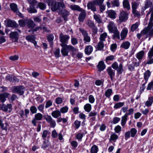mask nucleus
Returning a JSON list of instances; mask_svg holds the SVG:
<instances>
[{
	"instance_id": "obj_48",
	"label": "nucleus",
	"mask_w": 153,
	"mask_h": 153,
	"mask_svg": "<svg viewBox=\"0 0 153 153\" xmlns=\"http://www.w3.org/2000/svg\"><path fill=\"white\" fill-rule=\"evenodd\" d=\"M71 44L72 45L74 46L75 45L78 43V39L76 38H75L73 36H71Z\"/></svg>"
},
{
	"instance_id": "obj_2",
	"label": "nucleus",
	"mask_w": 153,
	"mask_h": 153,
	"mask_svg": "<svg viewBox=\"0 0 153 153\" xmlns=\"http://www.w3.org/2000/svg\"><path fill=\"white\" fill-rule=\"evenodd\" d=\"M46 2L49 6H51V10L53 12L65 8L63 2H57L56 0H46Z\"/></svg>"
},
{
	"instance_id": "obj_44",
	"label": "nucleus",
	"mask_w": 153,
	"mask_h": 153,
	"mask_svg": "<svg viewBox=\"0 0 153 153\" xmlns=\"http://www.w3.org/2000/svg\"><path fill=\"white\" fill-rule=\"evenodd\" d=\"M27 2L30 4V7H35L36 5L37 2L35 0H27Z\"/></svg>"
},
{
	"instance_id": "obj_13",
	"label": "nucleus",
	"mask_w": 153,
	"mask_h": 153,
	"mask_svg": "<svg viewBox=\"0 0 153 153\" xmlns=\"http://www.w3.org/2000/svg\"><path fill=\"white\" fill-rule=\"evenodd\" d=\"M12 105L11 104H8L6 105L3 104L0 107L1 110L4 111H8L9 112H11L12 110Z\"/></svg>"
},
{
	"instance_id": "obj_28",
	"label": "nucleus",
	"mask_w": 153,
	"mask_h": 153,
	"mask_svg": "<svg viewBox=\"0 0 153 153\" xmlns=\"http://www.w3.org/2000/svg\"><path fill=\"white\" fill-rule=\"evenodd\" d=\"M130 45V42L128 41H126L122 44L120 47L125 49H127L129 48Z\"/></svg>"
},
{
	"instance_id": "obj_35",
	"label": "nucleus",
	"mask_w": 153,
	"mask_h": 153,
	"mask_svg": "<svg viewBox=\"0 0 153 153\" xmlns=\"http://www.w3.org/2000/svg\"><path fill=\"white\" fill-rule=\"evenodd\" d=\"M118 135L115 133H113L111 135L110 138L109 139V141L111 142L112 141L114 142H115L116 140L118 138Z\"/></svg>"
},
{
	"instance_id": "obj_29",
	"label": "nucleus",
	"mask_w": 153,
	"mask_h": 153,
	"mask_svg": "<svg viewBox=\"0 0 153 153\" xmlns=\"http://www.w3.org/2000/svg\"><path fill=\"white\" fill-rule=\"evenodd\" d=\"M124 8L129 10L130 9V7L129 1L128 0H124L123 2Z\"/></svg>"
},
{
	"instance_id": "obj_18",
	"label": "nucleus",
	"mask_w": 153,
	"mask_h": 153,
	"mask_svg": "<svg viewBox=\"0 0 153 153\" xmlns=\"http://www.w3.org/2000/svg\"><path fill=\"white\" fill-rule=\"evenodd\" d=\"M96 5L94 2H92L88 3L87 4V7L88 9H91V11L95 12L97 10V8L95 5Z\"/></svg>"
},
{
	"instance_id": "obj_50",
	"label": "nucleus",
	"mask_w": 153,
	"mask_h": 153,
	"mask_svg": "<svg viewBox=\"0 0 153 153\" xmlns=\"http://www.w3.org/2000/svg\"><path fill=\"white\" fill-rule=\"evenodd\" d=\"M124 102H119L116 103L114 106V108L117 109L119 108L124 105Z\"/></svg>"
},
{
	"instance_id": "obj_57",
	"label": "nucleus",
	"mask_w": 153,
	"mask_h": 153,
	"mask_svg": "<svg viewBox=\"0 0 153 153\" xmlns=\"http://www.w3.org/2000/svg\"><path fill=\"white\" fill-rule=\"evenodd\" d=\"M104 0H94L93 1V2L96 5H100L103 3Z\"/></svg>"
},
{
	"instance_id": "obj_49",
	"label": "nucleus",
	"mask_w": 153,
	"mask_h": 153,
	"mask_svg": "<svg viewBox=\"0 0 153 153\" xmlns=\"http://www.w3.org/2000/svg\"><path fill=\"white\" fill-rule=\"evenodd\" d=\"M85 110L87 112H90L91 109V106L90 104H86L84 106Z\"/></svg>"
},
{
	"instance_id": "obj_60",
	"label": "nucleus",
	"mask_w": 153,
	"mask_h": 153,
	"mask_svg": "<svg viewBox=\"0 0 153 153\" xmlns=\"http://www.w3.org/2000/svg\"><path fill=\"white\" fill-rule=\"evenodd\" d=\"M38 5L39 8L42 10H44L46 8V5L44 3L40 2Z\"/></svg>"
},
{
	"instance_id": "obj_6",
	"label": "nucleus",
	"mask_w": 153,
	"mask_h": 153,
	"mask_svg": "<svg viewBox=\"0 0 153 153\" xmlns=\"http://www.w3.org/2000/svg\"><path fill=\"white\" fill-rule=\"evenodd\" d=\"M44 117L48 123H49L52 127L54 128L56 126L55 120L53 119L48 114L44 116Z\"/></svg>"
},
{
	"instance_id": "obj_39",
	"label": "nucleus",
	"mask_w": 153,
	"mask_h": 153,
	"mask_svg": "<svg viewBox=\"0 0 153 153\" xmlns=\"http://www.w3.org/2000/svg\"><path fill=\"white\" fill-rule=\"evenodd\" d=\"M128 116L127 114H125L122 117L121 120V125L122 126H123L125 124L127 120Z\"/></svg>"
},
{
	"instance_id": "obj_30",
	"label": "nucleus",
	"mask_w": 153,
	"mask_h": 153,
	"mask_svg": "<svg viewBox=\"0 0 153 153\" xmlns=\"http://www.w3.org/2000/svg\"><path fill=\"white\" fill-rule=\"evenodd\" d=\"M93 18L98 24H100L102 23V21L101 17L100 15H97L94 13L93 16Z\"/></svg>"
},
{
	"instance_id": "obj_11",
	"label": "nucleus",
	"mask_w": 153,
	"mask_h": 153,
	"mask_svg": "<svg viewBox=\"0 0 153 153\" xmlns=\"http://www.w3.org/2000/svg\"><path fill=\"white\" fill-rule=\"evenodd\" d=\"M109 31L111 33L117 29L116 25L113 22H110L107 26Z\"/></svg>"
},
{
	"instance_id": "obj_3",
	"label": "nucleus",
	"mask_w": 153,
	"mask_h": 153,
	"mask_svg": "<svg viewBox=\"0 0 153 153\" xmlns=\"http://www.w3.org/2000/svg\"><path fill=\"white\" fill-rule=\"evenodd\" d=\"M111 67L114 69L116 70L119 74H121L123 71V65L121 63L119 64L117 62H114L112 64Z\"/></svg>"
},
{
	"instance_id": "obj_1",
	"label": "nucleus",
	"mask_w": 153,
	"mask_h": 153,
	"mask_svg": "<svg viewBox=\"0 0 153 153\" xmlns=\"http://www.w3.org/2000/svg\"><path fill=\"white\" fill-rule=\"evenodd\" d=\"M150 13L151 17L148 26L144 28L142 32L143 34H147L149 36H152L153 35V28H152L153 27V8L150 9L149 12L146 14V16H148Z\"/></svg>"
},
{
	"instance_id": "obj_54",
	"label": "nucleus",
	"mask_w": 153,
	"mask_h": 153,
	"mask_svg": "<svg viewBox=\"0 0 153 153\" xmlns=\"http://www.w3.org/2000/svg\"><path fill=\"white\" fill-rule=\"evenodd\" d=\"M50 133L47 130H44L43 131L42 137L43 140H45V138L47 137L48 134H50Z\"/></svg>"
},
{
	"instance_id": "obj_22",
	"label": "nucleus",
	"mask_w": 153,
	"mask_h": 153,
	"mask_svg": "<svg viewBox=\"0 0 153 153\" xmlns=\"http://www.w3.org/2000/svg\"><path fill=\"white\" fill-rule=\"evenodd\" d=\"M26 23L27 26L29 28H33L35 26L34 22L30 19L26 20Z\"/></svg>"
},
{
	"instance_id": "obj_34",
	"label": "nucleus",
	"mask_w": 153,
	"mask_h": 153,
	"mask_svg": "<svg viewBox=\"0 0 153 153\" xmlns=\"http://www.w3.org/2000/svg\"><path fill=\"white\" fill-rule=\"evenodd\" d=\"M153 102V97L150 96L149 97L148 100H147L145 104L146 106L147 107L151 106Z\"/></svg>"
},
{
	"instance_id": "obj_62",
	"label": "nucleus",
	"mask_w": 153,
	"mask_h": 153,
	"mask_svg": "<svg viewBox=\"0 0 153 153\" xmlns=\"http://www.w3.org/2000/svg\"><path fill=\"white\" fill-rule=\"evenodd\" d=\"M19 25L21 27H24L25 26V23H26V20H20L19 21Z\"/></svg>"
},
{
	"instance_id": "obj_4",
	"label": "nucleus",
	"mask_w": 153,
	"mask_h": 153,
	"mask_svg": "<svg viewBox=\"0 0 153 153\" xmlns=\"http://www.w3.org/2000/svg\"><path fill=\"white\" fill-rule=\"evenodd\" d=\"M79 31L82 33L83 37V40L85 41V43L87 42H90L91 41V38L88 36V34L87 31L83 28H79Z\"/></svg>"
},
{
	"instance_id": "obj_5",
	"label": "nucleus",
	"mask_w": 153,
	"mask_h": 153,
	"mask_svg": "<svg viewBox=\"0 0 153 153\" xmlns=\"http://www.w3.org/2000/svg\"><path fill=\"white\" fill-rule=\"evenodd\" d=\"M128 13L124 10L122 11L119 15V21L122 22L126 21L128 19Z\"/></svg>"
},
{
	"instance_id": "obj_37",
	"label": "nucleus",
	"mask_w": 153,
	"mask_h": 153,
	"mask_svg": "<svg viewBox=\"0 0 153 153\" xmlns=\"http://www.w3.org/2000/svg\"><path fill=\"white\" fill-rule=\"evenodd\" d=\"M150 75L151 73L149 70H147L144 73V77L146 82L148 81V78L150 76Z\"/></svg>"
},
{
	"instance_id": "obj_14",
	"label": "nucleus",
	"mask_w": 153,
	"mask_h": 153,
	"mask_svg": "<svg viewBox=\"0 0 153 153\" xmlns=\"http://www.w3.org/2000/svg\"><path fill=\"white\" fill-rule=\"evenodd\" d=\"M19 34L17 31L11 32L10 34V37L14 42H17L19 38Z\"/></svg>"
},
{
	"instance_id": "obj_64",
	"label": "nucleus",
	"mask_w": 153,
	"mask_h": 153,
	"mask_svg": "<svg viewBox=\"0 0 153 153\" xmlns=\"http://www.w3.org/2000/svg\"><path fill=\"white\" fill-rule=\"evenodd\" d=\"M114 131L116 133H119L121 131V127L119 125H117L115 127Z\"/></svg>"
},
{
	"instance_id": "obj_20",
	"label": "nucleus",
	"mask_w": 153,
	"mask_h": 153,
	"mask_svg": "<svg viewBox=\"0 0 153 153\" xmlns=\"http://www.w3.org/2000/svg\"><path fill=\"white\" fill-rule=\"evenodd\" d=\"M97 112L94 111H93L91 112L89 114L88 117H91L90 120L91 121H94L96 120V116L97 115Z\"/></svg>"
},
{
	"instance_id": "obj_42",
	"label": "nucleus",
	"mask_w": 153,
	"mask_h": 153,
	"mask_svg": "<svg viewBox=\"0 0 153 153\" xmlns=\"http://www.w3.org/2000/svg\"><path fill=\"white\" fill-rule=\"evenodd\" d=\"M140 4V2L134 1L131 3V7L132 10L137 9Z\"/></svg>"
},
{
	"instance_id": "obj_61",
	"label": "nucleus",
	"mask_w": 153,
	"mask_h": 153,
	"mask_svg": "<svg viewBox=\"0 0 153 153\" xmlns=\"http://www.w3.org/2000/svg\"><path fill=\"white\" fill-rule=\"evenodd\" d=\"M88 100L90 103H93L94 102L95 98L92 95H90L88 97Z\"/></svg>"
},
{
	"instance_id": "obj_27",
	"label": "nucleus",
	"mask_w": 153,
	"mask_h": 153,
	"mask_svg": "<svg viewBox=\"0 0 153 153\" xmlns=\"http://www.w3.org/2000/svg\"><path fill=\"white\" fill-rule=\"evenodd\" d=\"M53 39L54 36L52 34L49 35L47 37V39L50 44V47L51 48L53 47Z\"/></svg>"
},
{
	"instance_id": "obj_16",
	"label": "nucleus",
	"mask_w": 153,
	"mask_h": 153,
	"mask_svg": "<svg viewBox=\"0 0 153 153\" xmlns=\"http://www.w3.org/2000/svg\"><path fill=\"white\" fill-rule=\"evenodd\" d=\"M107 71L111 80L113 81L115 75V71L113 70L111 67H109L107 69Z\"/></svg>"
},
{
	"instance_id": "obj_38",
	"label": "nucleus",
	"mask_w": 153,
	"mask_h": 153,
	"mask_svg": "<svg viewBox=\"0 0 153 153\" xmlns=\"http://www.w3.org/2000/svg\"><path fill=\"white\" fill-rule=\"evenodd\" d=\"M107 36V34L106 33L104 32L101 34L100 36L99 39L100 41L102 42L105 41V38Z\"/></svg>"
},
{
	"instance_id": "obj_52",
	"label": "nucleus",
	"mask_w": 153,
	"mask_h": 153,
	"mask_svg": "<svg viewBox=\"0 0 153 153\" xmlns=\"http://www.w3.org/2000/svg\"><path fill=\"white\" fill-rule=\"evenodd\" d=\"M139 25V23L138 22H136L132 25L131 27V30L132 32H134L137 28Z\"/></svg>"
},
{
	"instance_id": "obj_15",
	"label": "nucleus",
	"mask_w": 153,
	"mask_h": 153,
	"mask_svg": "<svg viewBox=\"0 0 153 153\" xmlns=\"http://www.w3.org/2000/svg\"><path fill=\"white\" fill-rule=\"evenodd\" d=\"M6 25L9 27L16 28L18 27L19 25L14 21L9 20L6 22Z\"/></svg>"
},
{
	"instance_id": "obj_59",
	"label": "nucleus",
	"mask_w": 153,
	"mask_h": 153,
	"mask_svg": "<svg viewBox=\"0 0 153 153\" xmlns=\"http://www.w3.org/2000/svg\"><path fill=\"white\" fill-rule=\"evenodd\" d=\"M30 110L32 113L33 114L36 113L37 110L35 106H32L30 108Z\"/></svg>"
},
{
	"instance_id": "obj_31",
	"label": "nucleus",
	"mask_w": 153,
	"mask_h": 153,
	"mask_svg": "<svg viewBox=\"0 0 153 153\" xmlns=\"http://www.w3.org/2000/svg\"><path fill=\"white\" fill-rule=\"evenodd\" d=\"M144 55V51H141L137 53L136 56L137 58L140 60L142 59Z\"/></svg>"
},
{
	"instance_id": "obj_33",
	"label": "nucleus",
	"mask_w": 153,
	"mask_h": 153,
	"mask_svg": "<svg viewBox=\"0 0 153 153\" xmlns=\"http://www.w3.org/2000/svg\"><path fill=\"white\" fill-rule=\"evenodd\" d=\"M104 47V43L103 42L100 41L99 42L97 45V48L98 50L102 51Z\"/></svg>"
},
{
	"instance_id": "obj_47",
	"label": "nucleus",
	"mask_w": 153,
	"mask_h": 153,
	"mask_svg": "<svg viewBox=\"0 0 153 153\" xmlns=\"http://www.w3.org/2000/svg\"><path fill=\"white\" fill-rule=\"evenodd\" d=\"M98 150L97 146L95 145H94L91 147L90 152L91 153H97Z\"/></svg>"
},
{
	"instance_id": "obj_53",
	"label": "nucleus",
	"mask_w": 153,
	"mask_h": 153,
	"mask_svg": "<svg viewBox=\"0 0 153 153\" xmlns=\"http://www.w3.org/2000/svg\"><path fill=\"white\" fill-rule=\"evenodd\" d=\"M112 93V90L111 89H108L105 93V96L107 97H109Z\"/></svg>"
},
{
	"instance_id": "obj_12",
	"label": "nucleus",
	"mask_w": 153,
	"mask_h": 153,
	"mask_svg": "<svg viewBox=\"0 0 153 153\" xmlns=\"http://www.w3.org/2000/svg\"><path fill=\"white\" fill-rule=\"evenodd\" d=\"M62 8V10H59V14L63 15L62 17L64 18L65 21H66L68 20V16L69 14V13L67 10Z\"/></svg>"
},
{
	"instance_id": "obj_26",
	"label": "nucleus",
	"mask_w": 153,
	"mask_h": 153,
	"mask_svg": "<svg viewBox=\"0 0 153 153\" xmlns=\"http://www.w3.org/2000/svg\"><path fill=\"white\" fill-rule=\"evenodd\" d=\"M108 16L111 19H115L116 18V13L115 12L112 10H111L107 12Z\"/></svg>"
},
{
	"instance_id": "obj_45",
	"label": "nucleus",
	"mask_w": 153,
	"mask_h": 153,
	"mask_svg": "<svg viewBox=\"0 0 153 153\" xmlns=\"http://www.w3.org/2000/svg\"><path fill=\"white\" fill-rule=\"evenodd\" d=\"M10 7L11 9L14 12H16L18 10L17 5L14 3H12L10 4Z\"/></svg>"
},
{
	"instance_id": "obj_41",
	"label": "nucleus",
	"mask_w": 153,
	"mask_h": 153,
	"mask_svg": "<svg viewBox=\"0 0 153 153\" xmlns=\"http://www.w3.org/2000/svg\"><path fill=\"white\" fill-rule=\"evenodd\" d=\"M86 24L88 27L91 28L95 26L94 22L90 20H88Z\"/></svg>"
},
{
	"instance_id": "obj_23",
	"label": "nucleus",
	"mask_w": 153,
	"mask_h": 153,
	"mask_svg": "<svg viewBox=\"0 0 153 153\" xmlns=\"http://www.w3.org/2000/svg\"><path fill=\"white\" fill-rule=\"evenodd\" d=\"M128 30L127 28H124L123 29L121 32L120 36L121 40L124 39L126 36Z\"/></svg>"
},
{
	"instance_id": "obj_56",
	"label": "nucleus",
	"mask_w": 153,
	"mask_h": 153,
	"mask_svg": "<svg viewBox=\"0 0 153 153\" xmlns=\"http://www.w3.org/2000/svg\"><path fill=\"white\" fill-rule=\"evenodd\" d=\"M114 56L111 55L107 56L105 59V61L106 63H107L109 61H112L114 59Z\"/></svg>"
},
{
	"instance_id": "obj_46",
	"label": "nucleus",
	"mask_w": 153,
	"mask_h": 153,
	"mask_svg": "<svg viewBox=\"0 0 153 153\" xmlns=\"http://www.w3.org/2000/svg\"><path fill=\"white\" fill-rule=\"evenodd\" d=\"M67 48L69 49V51H71L72 52H76L78 50L77 48H75L73 46L71 45H69L67 46Z\"/></svg>"
},
{
	"instance_id": "obj_9",
	"label": "nucleus",
	"mask_w": 153,
	"mask_h": 153,
	"mask_svg": "<svg viewBox=\"0 0 153 153\" xmlns=\"http://www.w3.org/2000/svg\"><path fill=\"white\" fill-rule=\"evenodd\" d=\"M60 45L62 47L61 50V52L62 55L64 56H68L69 51V49H68L67 47L68 45L64 44H60Z\"/></svg>"
},
{
	"instance_id": "obj_43",
	"label": "nucleus",
	"mask_w": 153,
	"mask_h": 153,
	"mask_svg": "<svg viewBox=\"0 0 153 153\" xmlns=\"http://www.w3.org/2000/svg\"><path fill=\"white\" fill-rule=\"evenodd\" d=\"M50 145V142L48 141L45 140L43 142V143L42 145V148L44 149H45L48 148Z\"/></svg>"
},
{
	"instance_id": "obj_7",
	"label": "nucleus",
	"mask_w": 153,
	"mask_h": 153,
	"mask_svg": "<svg viewBox=\"0 0 153 153\" xmlns=\"http://www.w3.org/2000/svg\"><path fill=\"white\" fill-rule=\"evenodd\" d=\"M59 41L62 43L61 44H66L68 43V41L70 39L69 36L64 35L62 33L59 34Z\"/></svg>"
},
{
	"instance_id": "obj_25",
	"label": "nucleus",
	"mask_w": 153,
	"mask_h": 153,
	"mask_svg": "<svg viewBox=\"0 0 153 153\" xmlns=\"http://www.w3.org/2000/svg\"><path fill=\"white\" fill-rule=\"evenodd\" d=\"M111 33H114L113 35L112 36L113 39H120V32L117 29L113 31Z\"/></svg>"
},
{
	"instance_id": "obj_58",
	"label": "nucleus",
	"mask_w": 153,
	"mask_h": 153,
	"mask_svg": "<svg viewBox=\"0 0 153 153\" xmlns=\"http://www.w3.org/2000/svg\"><path fill=\"white\" fill-rule=\"evenodd\" d=\"M132 13L135 17H139L140 16V12L137 9L132 10Z\"/></svg>"
},
{
	"instance_id": "obj_51",
	"label": "nucleus",
	"mask_w": 153,
	"mask_h": 153,
	"mask_svg": "<svg viewBox=\"0 0 153 153\" xmlns=\"http://www.w3.org/2000/svg\"><path fill=\"white\" fill-rule=\"evenodd\" d=\"M130 133H131V136L132 137H134L137 134V131L135 128H132L131 129Z\"/></svg>"
},
{
	"instance_id": "obj_40",
	"label": "nucleus",
	"mask_w": 153,
	"mask_h": 153,
	"mask_svg": "<svg viewBox=\"0 0 153 153\" xmlns=\"http://www.w3.org/2000/svg\"><path fill=\"white\" fill-rule=\"evenodd\" d=\"M70 8L73 10H76L79 11H81L82 10L79 6L76 5H71Z\"/></svg>"
},
{
	"instance_id": "obj_19",
	"label": "nucleus",
	"mask_w": 153,
	"mask_h": 153,
	"mask_svg": "<svg viewBox=\"0 0 153 153\" xmlns=\"http://www.w3.org/2000/svg\"><path fill=\"white\" fill-rule=\"evenodd\" d=\"M97 67L98 71H103L105 68V65L104 62L101 61L99 62L97 65Z\"/></svg>"
},
{
	"instance_id": "obj_21",
	"label": "nucleus",
	"mask_w": 153,
	"mask_h": 153,
	"mask_svg": "<svg viewBox=\"0 0 153 153\" xmlns=\"http://www.w3.org/2000/svg\"><path fill=\"white\" fill-rule=\"evenodd\" d=\"M93 50V47L91 46L87 45L85 48V52L86 54L89 55L92 53Z\"/></svg>"
},
{
	"instance_id": "obj_32",
	"label": "nucleus",
	"mask_w": 153,
	"mask_h": 153,
	"mask_svg": "<svg viewBox=\"0 0 153 153\" xmlns=\"http://www.w3.org/2000/svg\"><path fill=\"white\" fill-rule=\"evenodd\" d=\"M25 39L28 41L32 43L35 41L36 37L34 35H28L26 37Z\"/></svg>"
},
{
	"instance_id": "obj_36",
	"label": "nucleus",
	"mask_w": 153,
	"mask_h": 153,
	"mask_svg": "<svg viewBox=\"0 0 153 153\" xmlns=\"http://www.w3.org/2000/svg\"><path fill=\"white\" fill-rule=\"evenodd\" d=\"M51 114L54 118H57L61 115L60 112L59 110H56L53 111Z\"/></svg>"
},
{
	"instance_id": "obj_63",
	"label": "nucleus",
	"mask_w": 153,
	"mask_h": 153,
	"mask_svg": "<svg viewBox=\"0 0 153 153\" xmlns=\"http://www.w3.org/2000/svg\"><path fill=\"white\" fill-rule=\"evenodd\" d=\"M153 56V45L148 53V58H152Z\"/></svg>"
},
{
	"instance_id": "obj_8",
	"label": "nucleus",
	"mask_w": 153,
	"mask_h": 153,
	"mask_svg": "<svg viewBox=\"0 0 153 153\" xmlns=\"http://www.w3.org/2000/svg\"><path fill=\"white\" fill-rule=\"evenodd\" d=\"M24 87L23 86H16L13 87V91L14 93L19 94L20 95H22L24 93Z\"/></svg>"
},
{
	"instance_id": "obj_17",
	"label": "nucleus",
	"mask_w": 153,
	"mask_h": 153,
	"mask_svg": "<svg viewBox=\"0 0 153 153\" xmlns=\"http://www.w3.org/2000/svg\"><path fill=\"white\" fill-rule=\"evenodd\" d=\"M86 15V13L85 10H82L81 13L79 14L78 17L79 21L81 22H82L85 19Z\"/></svg>"
},
{
	"instance_id": "obj_55",
	"label": "nucleus",
	"mask_w": 153,
	"mask_h": 153,
	"mask_svg": "<svg viewBox=\"0 0 153 153\" xmlns=\"http://www.w3.org/2000/svg\"><path fill=\"white\" fill-rule=\"evenodd\" d=\"M29 12L30 13H36L37 12V10L35 8V7H30L27 9Z\"/></svg>"
},
{
	"instance_id": "obj_10",
	"label": "nucleus",
	"mask_w": 153,
	"mask_h": 153,
	"mask_svg": "<svg viewBox=\"0 0 153 153\" xmlns=\"http://www.w3.org/2000/svg\"><path fill=\"white\" fill-rule=\"evenodd\" d=\"M34 117L35 118L32 120L31 123L34 126H36V120H42L43 118V115L40 113H38L35 115Z\"/></svg>"
},
{
	"instance_id": "obj_24",
	"label": "nucleus",
	"mask_w": 153,
	"mask_h": 153,
	"mask_svg": "<svg viewBox=\"0 0 153 153\" xmlns=\"http://www.w3.org/2000/svg\"><path fill=\"white\" fill-rule=\"evenodd\" d=\"M9 95L8 93H5L0 94V102H4L6 100V98H7Z\"/></svg>"
}]
</instances>
